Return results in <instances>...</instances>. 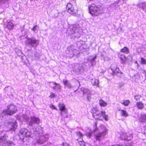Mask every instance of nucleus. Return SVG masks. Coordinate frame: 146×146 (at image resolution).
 I'll list each match as a JSON object with an SVG mask.
<instances>
[{
  "label": "nucleus",
  "mask_w": 146,
  "mask_h": 146,
  "mask_svg": "<svg viewBox=\"0 0 146 146\" xmlns=\"http://www.w3.org/2000/svg\"><path fill=\"white\" fill-rule=\"evenodd\" d=\"M89 13L92 15H97L103 13L104 12V8L102 6H96L94 4H92L89 8Z\"/></svg>",
  "instance_id": "f257e3e1"
},
{
  "label": "nucleus",
  "mask_w": 146,
  "mask_h": 146,
  "mask_svg": "<svg viewBox=\"0 0 146 146\" xmlns=\"http://www.w3.org/2000/svg\"><path fill=\"white\" fill-rule=\"evenodd\" d=\"M24 118L29 125L32 126H33L34 123L38 124L40 122L39 119L36 117H31L29 118L27 116H25Z\"/></svg>",
  "instance_id": "f03ea898"
},
{
  "label": "nucleus",
  "mask_w": 146,
  "mask_h": 146,
  "mask_svg": "<svg viewBox=\"0 0 146 146\" xmlns=\"http://www.w3.org/2000/svg\"><path fill=\"white\" fill-rule=\"evenodd\" d=\"M39 136L38 139L36 140V143L39 144H42L44 143L48 140L49 137V134L48 133L43 134L42 133V131L38 133Z\"/></svg>",
  "instance_id": "7ed1b4c3"
},
{
  "label": "nucleus",
  "mask_w": 146,
  "mask_h": 146,
  "mask_svg": "<svg viewBox=\"0 0 146 146\" xmlns=\"http://www.w3.org/2000/svg\"><path fill=\"white\" fill-rule=\"evenodd\" d=\"M71 34H74L75 37H79L80 36V28L78 25H74L70 27Z\"/></svg>",
  "instance_id": "20e7f679"
},
{
  "label": "nucleus",
  "mask_w": 146,
  "mask_h": 146,
  "mask_svg": "<svg viewBox=\"0 0 146 146\" xmlns=\"http://www.w3.org/2000/svg\"><path fill=\"white\" fill-rule=\"evenodd\" d=\"M19 135L20 139L21 140H23L25 137H32L30 132L25 128L22 129L20 130Z\"/></svg>",
  "instance_id": "39448f33"
},
{
  "label": "nucleus",
  "mask_w": 146,
  "mask_h": 146,
  "mask_svg": "<svg viewBox=\"0 0 146 146\" xmlns=\"http://www.w3.org/2000/svg\"><path fill=\"white\" fill-rule=\"evenodd\" d=\"M17 110V108L16 106L11 104L8 106L7 109L4 110L3 112L4 114L11 115L15 113Z\"/></svg>",
  "instance_id": "423d86ee"
},
{
  "label": "nucleus",
  "mask_w": 146,
  "mask_h": 146,
  "mask_svg": "<svg viewBox=\"0 0 146 146\" xmlns=\"http://www.w3.org/2000/svg\"><path fill=\"white\" fill-rule=\"evenodd\" d=\"M27 45L35 48L39 44V41L35 38H28L26 41Z\"/></svg>",
  "instance_id": "0eeeda50"
},
{
  "label": "nucleus",
  "mask_w": 146,
  "mask_h": 146,
  "mask_svg": "<svg viewBox=\"0 0 146 146\" xmlns=\"http://www.w3.org/2000/svg\"><path fill=\"white\" fill-rule=\"evenodd\" d=\"M93 116L95 119H98L99 120L102 119V116L106 121H107L108 119V115L105 114V111H101V113H99L96 112V113H94L93 114Z\"/></svg>",
  "instance_id": "6e6552de"
},
{
  "label": "nucleus",
  "mask_w": 146,
  "mask_h": 146,
  "mask_svg": "<svg viewBox=\"0 0 146 146\" xmlns=\"http://www.w3.org/2000/svg\"><path fill=\"white\" fill-rule=\"evenodd\" d=\"M7 137L6 135H4L3 136H1L0 137V143H3L2 146H15V145L11 141L6 142Z\"/></svg>",
  "instance_id": "1a4fd4ad"
},
{
  "label": "nucleus",
  "mask_w": 146,
  "mask_h": 146,
  "mask_svg": "<svg viewBox=\"0 0 146 146\" xmlns=\"http://www.w3.org/2000/svg\"><path fill=\"white\" fill-rule=\"evenodd\" d=\"M103 131L101 133L95 134L94 137L97 140L100 141L103 139L107 133L108 131L107 129L104 126L103 127Z\"/></svg>",
  "instance_id": "9d476101"
},
{
  "label": "nucleus",
  "mask_w": 146,
  "mask_h": 146,
  "mask_svg": "<svg viewBox=\"0 0 146 146\" xmlns=\"http://www.w3.org/2000/svg\"><path fill=\"white\" fill-rule=\"evenodd\" d=\"M127 0H117L111 5H109L108 7V9L110 10H112L115 7H119L121 5L123 4L125 1H126Z\"/></svg>",
  "instance_id": "9b49d317"
},
{
  "label": "nucleus",
  "mask_w": 146,
  "mask_h": 146,
  "mask_svg": "<svg viewBox=\"0 0 146 146\" xmlns=\"http://www.w3.org/2000/svg\"><path fill=\"white\" fill-rule=\"evenodd\" d=\"M118 57L121 60L122 63H125L131 62L132 60V57L130 56H129L126 58L124 54H119Z\"/></svg>",
  "instance_id": "f8f14e48"
},
{
  "label": "nucleus",
  "mask_w": 146,
  "mask_h": 146,
  "mask_svg": "<svg viewBox=\"0 0 146 146\" xmlns=\"http://www.w3.org/2000/svg\"><path fill=\"white\" fill-rule=\"evenodd\" d=\"M58 106L60 110L61 111V113L62 116L64 117H67V110L65 108L64 105L60 103Z\"/></svg>",
  "instance_id": "ddd939ff"
},
{
  "label": "nucleus",
  "mask_w": 146,
  "mask_h": 146,
  "mask_svg": "<svg viewBox=\"0 0 146 146\" xmlns=\"http://www.w3.org/2000/svg\"><path fill=\"white\" fill-rule=\"evenodd\" d=\"M66 9L68 13L71 14L75 13L77 11V9H75L70 3H68L67 4Z\"/></svg>",
  "instance_id": "4468645a"
},
{
  "label": "nucleus",
  "mask_w": 146,
  "mask_h": 146,
  "mask_svg": "<svg viewBox=\"0 0 146 146\" xmlns=\"http://www.w3.org/2000/svg\"><path fill=\"white\" fill-rule=\"evenodd\" d=\"M120 137L123 140L129 141L132 138V134L131 132L128 133L123 132L121 135Z\"/></svg>",
  "instance_id": "2eb2a0df"
},
{
  "label": "nucleus",
  "mask_w": 146,
  "mask_h": 146,
  "mask_svg": "<svg viewBox=\"0 0 146 146\" xmlns=\"http://www.w3.org/2000/svg\"><path fill=\"white\" fill-rule=\"evenodd\" d=\"M74 46L73 45H72L68 48V51L69 52V56L70 58L72 57L76 53H78L77 52L78 51L75 50L74 48Z\"/></svg>",
  "instance_id": "dca6fc26"
},
{
  "label": "nucleus",
  "mask_w": 146,
  "mask_h": 146,
  "mask_svg": "<svg viewBox=\"0 0 146 146\" xmlns=\"http://www.w3.org/2000/svg\"><path fill=\"white\" fill-rule=\"evenodd\" d=\"M10 130L15 131L17 127V123L16 121H13L12 122H11L9 125Z\"/></svg>",
  "instance_id": "f3484780"
},
{
  "label": "nucleus",
  "mask_w": 146,
  "mask_h": 146,
  "mask_svg": "<svg viewBox=\"0 0 146 146\" xmlns=\"http://www.w3.org/2000/svg\"><path fill=\"white\" fill-rule=\"evenodd\" d=\"M83 93L84 95L86 94L87 95V98L88 100L91 99V92L89 90L87 89H84L83 90Z\"/></svg>",
  "instance_id": "a211bd4d"
},
{
  "label": "nucleus",
  "mask_w": 146,
  "mask_h": 146,
  "mask_svg": "<svg viewBox=\"0 0 146 146\" xmlns=\"http://www.w3.org/2000/svg\"><path fill=\"white\" fill-rule=\"evenodd\" d=\"M137 7L146 13V3H143L139 4Z\"/></svg>",
  "instance_id": "6ab92c4d"
},
{
  "label": "nucleus",
  "mask_w": 146,
  "mask_h": 146,
  "mask_svg": "<svg viewBox=\"0 0 146 146\" xmlns=\"http://www.w3.org/2000/svg\"><path fill=\"white\" fill-rule=\"evenodd\" d=\"M96 58V56H95L94 57H92L90 59H88V61L90 62L91 66H93L95 64V60Z\"/></svg>",
  "instance_id": "aec40b11"
},
{
  "label": "nucleus",
  "mask_w": 146,
  "mask_h": 146,
  "mask_svg": "<svg viewBox=\"0 0 146 146\" xmlns=\"http://www.w3.org/2000/svg\"><path fill=\"white\" fill-rule=\"evenodd\" d=\"M139 120L141 122H145L146 121V115L144 114H141Z\"/></svg>",
  "instance_id": "412c9836"
},
{
  "label": "nucleus",
  "mask_w": 146,
  "mask_h": 146,
  "mask_svg": "<svg viewBox=\"0 0 146 146\" xmlns=\"http://www.w3.org/2000/svg\"><path fill=\"white\" fill-rule=\"evenodd\" d=\"M63 83L65 86L69 88L72 87L71 85L69 82L67 80H64L63 81Z\"/></svg>",
  "instance_id": "4be33fe9"
},
{
  "label": "nucleus",
  "mask_w": 146,
  "mask_h": 146,
  "mask_svg": "<svg viewBox=\"0 0 146 146\" xmlns=\"http://www.w3.org/2000/svg\"><path fill=\"white\" fill-rule=\"evenodd\" d=\"M136 106L139 109H142L144 108L143 104L141 102H137L136 103Z\"/></svg>",
  "instance_id": "5701e85b"
},
{
  "label": "nucleus",
  "mask_w": 146,
  "mask_h": 146,
  "mask_svg": "<svg viewBox=\"0 0 146 146\" xmlns=\"http://www.w3.org/2000/svg\"><path fill=\"white\" fill-rule=\"evenodd\" d=\"M91 83L93 85L99 86V81L98 80L95 79H92Z\"/></svg>",
  "instance_id": "b1692460"
},
{
  "label": "nucleus",
  "mask_w": 146,
  "mask_h": 146,
  "mask_svg": "<svg viewBox=\"0 0 146 146\" xmlns=\"http://www.w3.org/2000/svg\"><path fill=\"white\" fill-rule=\"evenodd\" d=\"M96 125H97V123H95V129L92 132H90L89 133H88L87 134V135L88 137H89V138H90V137L92 136V135H93V134L94 133H95V132H96L98 130V129L96 127Z\"/></svg>",
  "instance_id": "393cba45"
},
{
  "label": "nucleus",
  "mask_w": 146,
  "mask_h": 146,
  "mask_svg": "<svg viewBox=\"0 0 146 146\" xmlns=\"http://www.w3.org/2000/svg\"><path fill=\"white\" fill-rule=\"evenodd\" d=\"M13 24L11 22H9L7 23V27L8 29L12 30L13 28Z\"/></svg>",
  "instance_id": "a878e982"
},
{
  "label": "nucleus",
  "mask_w": 146,
  "mask_h": 146,
  "mask_svg": "<svg viewBox=\"0 0 146 146\" xmlns=\"http://www.w3.org/2000/svg\"><path fill=\"white\" fill-rule=\"evenodd\" d=\"M120 113L122 116L126 117L128 116L127 112L125 110H122L121 111Z\"/></svg>",
  "instance_id": "bb28decb"
},
{
  "label": "nucleus",
  "mask_w": 146,
  "mask_h": 146,
  "mask_svg": "<svg viewBox=\"0 0 146 146\" xmlns=\"http://www.w3.org/2000/svg\"><path fill=\"white\" fill-rule=\"evenodd\" d=\"M100 105L103 107H105L107 105V104L103 100L101 99L99 101Z\"/></svg>",
  "instance_id": "cd10ccee"
},
{
  "label": "nucleus",
  "mask_w": 146,
  "mask_h": 146,
  "mask_svg": "<svg viewBox=\"0 0 146 146\" xmlns=\"http://www.w3.org/2000/svg\"><path fill=\"white\" fill-rule=\"evenodd\" d=\"M54 86L53 89L55 90L60 91V86L58 84L56 83Z\"/></svg>",
  "instance_id": "c85d7f7f"
},
{
  "label": "nucleus",
  "mask_w": 146,
  "mask_h": 146,
  "mask_svg": "<svg viewBox=\"0 0 146 146\" xmlns=\"http://www.w3.org/2000/svg\"><path fill=\"white\" fill-rule=\"evenodd\" d=\"M130 103V101L129 100H127L124 101L122 103V104L126 106H127Z\"/></svg>",
  "instance_id": "c756f323"
},
{
  "label": "nucleus",
  "mask_w": 146,
  "mask_h": 146,
  "mask_svg": "<svg viewBox=\"0 0 146 146\" xmlns=\"http://www.w3.org/2000/svg\"><path fill=\"white\" fill-rule=\"evenodd\" d=\"M117 67V64L114 63L111 65L110 68L112 70H114Z\"/></svg>",
  "instance_id": "7c9ffc66"
},
{
  "label": "nucleus",
  "mask_w": 146,
  "mask_h": 146,
  "mask_svg": "<svg viewBox=\"0 0 146 146\" xmlns=\"http://www.w3.org/2000/svg\"><path fill=\"white\" fill-rule=\"evenodd\" d=\"M113 74H115L116 73H118L120 71L119 68L117 67L115 69V70H112Z\"/></svg>",
  "instance_id": "2f4dec72"
},
{
  "label": "nucleus",
  "mask_w": 146,
  "mask_h": 146,
  "mask_svg": "<svg viewBox=\"0 0 146 146\" xmlns=\"http://www.w3.org/2000/svg\"><path fill=\"white\" fill-rule=\"evenodd\" d=\"M121 52H122L127 53L128 52V49L126 47H124L123 49H121Z\"/></svg>",
  "instance_id": "473e14b6"
},
{
  "label": "nucleus",
  "mask_w": 146,
  "mask_h": 146,
  "mask_svg": "<svg viewBox=\"0 0 146 146\" xmlns=\"http://www.w3.org/2000/svg\"><path fill=\"white\" fill-rule=\"evenodd\" d=\"M141 64H146V60L143 58H141Z\"/></svg>",
  "instance_id": "72a5a7b5"
},
{
  "label": "nucleus",
  "mask_w": 146,
  "mask_h": 146,
  "mask_svg": "<svg viewBox=\"0 0 146 146\" xmlns=\"http://www.w3.org/2000/svg\"><path fill=\"white\" fill-rule=\"evenodd\" d=\"M141 96L140 95H137L134 96V99L136 100H139L141 98Z\"/></svg>",
  "instance_id": "f704fd0d"
},
{
  "label": "nucleus",
  "mask_w": 146,
  "mask_h": 146,
  "mask_svg": "<svg viewBox=\"0 0 146 146\" xmlns=\"http://www.w3.org/2000/svg\"><path fill=\"white\" fill-rule=\"evenodd\" d=\"M38 26L37 25H36L32 29V30L35 32H36V31H38Z\"/></svg>",
  "instance_id": "c9c22d12"
},
{
  "label": "nucleus",
  "mask_w": 146,
  "mask_h": 146,
  "mask_svg": "<svg viewBox=\"0 0 146 146\" xmlns=\"http://www.w3.org/2000/svg\"><path fill=\"white\" fill-rule=\"evenodd\" d=\"M56 83L53 82H50V86L53 89L54 87V86Z\"/></svg>",
  "instance_id": "e433bc0d"
},
{
  "label": "nucleus",
  "mask_w": 146,
  "mask_h": 146,
  "mask_svg": "<svg viewBox=\"0 0 146 146\" xmlns=\"http://www.w3.org/2000/svg\"><path fill=\"white\" fill-rule=\"evenodd\" d=\"M9 0H0V4L7 3Z\"/></svg>",
  "instance_id": "4c0bfd02"
},
{
  "label": "nucleus",
  "mask_w": 146,
  "mask_h": 146,
  "mask_svg": "<svg viewBox=\"0 0 146 146\" xmlns=\"http://www.w3.org/2000/svg\"><path fill=\"white\" fill-rule=\"evenodd\" d=\"M142 132L144 134L146 135V126H144L142 130Z\"/></svg>",
  "instance_id": "58836bf2"
},
{
  "label": "nucleus",
  "mask_w": 146,
  "mask_h": 146,
  "mask_svg": "<svg viewBox=\"0 0 146 146\" xmlns=\"http://www.w3.org/2000/svg\"><path fill=\"white\" fill-rule=\"evenodd\" d=\"M78 141L79 142V143L80 145V146H85V143L84 142L82 141H80L79 140H78ZM82 141H83V140Z\"/></svg>",
  "instance_id": "ea45409f"
},
{
  "label": "nucleus",
  "mask_w": 146,
  "mask_h": 146,
  "mask_svg": "<svg viewBox=\"0 0 146 146\" xmlns=\"http://www.w3.org/2000/svg\"><path fill=\"white\" fill-rule=\"evenodd\" d=\"M55 97L54 94L53 93H51L49 97L51 98H53Z\"/></svg>",
  "instance_id": "a19ab883"
},
{
  "label": "nucleus",
  "mask_w": 146,
  "mask_h": 146,
  "mask_svg": "<svg viewBox=\"0 0 146 146\" xmlns=\"http://www.w3.org/2000/svg\"><path fill=\"white\" fill-rule=\"evenodd\" d=\"M111 146H122L121 145H118L117 144H115L114 145H112ZM125 146H132V145H131L129 144H127V145H126Z\"/></svg>",
  "instance_id": "79ce46f5"
},
{
  "label": "nucleus",
  "mask_w": 146,
  "mask_h": 146,
  "mask_svg": "<svg viewBox=\"0 0 146 146\" xmlns=\"http://www.w3.org/2000/svg\"><path fill=\"white\" fill-rule=\"evenodd\" d=\"M63 146H70L69 143L66 142L64 143L63 144Z\"/></svg>",
  "instance_id": "37998d69"
},
{
  "label": "nucleus",
  "mask_w": 146,
  "mask_h": 146,
  "mask_svg": "<svg viewBox=\"0 0 146 146\" xmlns=\"http://www.w3.org/2000/svg\"><path fill=\"white\" fill-rule=\"evenodd\" d=\"M50 107L51 108H53L54 109H55V110H57L56 109V108L53 105H50Z\"/></svg>",
  "instance_id": "c03bdc74"
},
{
  "label": "nucleus",
  "mask_w": 146,
  "mask_h": 146,
  "mask_svg": "<svg viewBox=\"0 0 146 146\" xmlns=\"http://www.w3.org/2000/svg\"><path fill=\"white\" fill-rule=\"evenodd\" d=\"M78 133H79V136L80 137H82V134L81 133H80V132H78Z\"/></svg>",
  "instance_id": "a18cd8bd"
},
{
  "label": "nucleus",
  "mask_w": 146,
  "mask_h": 146,
  "mask_svg": "<svg viewBox=\"0 0 146 146\" xmlns=\"http://www.w3.org/2000/svg\"><path fill=\"white\" fill-rule=\"evenodd\" d=\"M1 126H0V135L1 134V133H2V131L1 130Z\"/></svg>",
  "instance_id": "49530a36"
},
{
  "label": "nucleus",
  "mask_w": 146,
  "mask_h": 146,
  "mask_svg": "<svg viewBox=\"0 0 146 146\" xmlns=\"http://www.w3.org/2000/svg\"><path fill=\"white\" fill-rule=\"evenodd\" d=\"M94 110H95L96 112H97L98 111V109L97 108H95L94 109Z\"/></svg>",
  "instance_id": "de8ad7c7"
},
{
  "label": "nucleus",
  "mask_w": 146,
  "mask_h": 146,
  "mask_svg": "<svg viewBox=\"0 0 146 146\" xmlns=\"http://www.w3.org/2000/svg\"><path fill=\"white\" fill-rule=\"evenodd\" d=\"M135 64H137V65H138V63H137V61H136L135 62Z\"/></svg>",
  "instance_id": "09e8293b"
},
{
  "label": "nucleus",
  "mask_w": 146,
  "mask_h": 146,
  "mask_svg": "<svg viewBox=\"0 0 146 146\" xmlns=\"http://www.w3.org/2000/svg\"><path fill=\"white\" fill-rule=\"evenodd\" d=\"M75 64V65H76V66H77V67H78L79 66V65L78 64Z\"/></svg>",
  "instance_id": "8fccbe9b"
}]
</instances>
